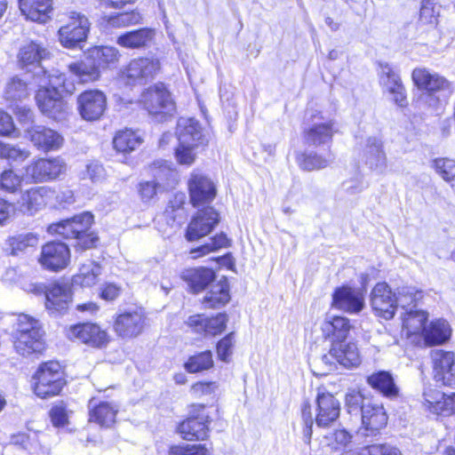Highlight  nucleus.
<instances>
[{
  "label": "nucleus",
  "mask_w": 455,
  "mask_h": 455,
  "mask_svg": "<svg viewBox=\"0 0 455 455\" xmlns=\"http://www.w3.org/2000/svg\"><path fill=\"white\" fill-rule=\"evenodd\" d=\"M40 88L36 94V101L40 111L54 120L66 118L68 104L62 100V94H72L75 84L66 76L54 71L38 79Z\"/></svg>",
  "instance_id": "f257e3e1"
},
{
  "label": "nucleus",
  "mask_w": 455,
  "mask_h": 455,
  "mask_svg": "<svg viewBox=\"0 0 455 455\" xmlns=\"http://www.w3.org/2000/svg\"><path fill=\"white\" fill-rule=\"evenodd\" d=\"M411 78L419 90L426 92L420 96L419 100L431 108L437 109L445 105L454 92L452 82L427 68H414Z\"/></svg>",
  "instance_id": "f03ea898"
},
{
  "label": "nucleus",
  "mask_w": 455,
  "mask_h": 455,
  "mask_svg": "<svg viewBox=\"0 0 455 455\" xmlns=\"http://www.w3.org/2000/svg\"><path fill=\"white\" fill-rule=\"evenodd\" d=\"M93 220L90 212H84L72 219L52 224L48 227V232L57 234L65 239H76V247L81 250L90 249L95 246L98 237L92 233H88Z\"/></svg>",
  "instance_id": "7ed1b4c3"
},
{
  "label": "nucleus",
  "mask_w": 455,
  "mask_h": 455,
  "mask_svg": "<svg viewBox=\"0 0 455 455\" xmlns=\"http://www.w3.org/2000/svg\"><path fill=\"white\" fill-rule=\"evenodd\" d=\"M88 58L92 64L84 61L73 62L68 65V70L76 76L80 83H88L100 77V68H106L116 64L120 58L119 51L112 46H97L91 49Z\"/></svg>",
  "instance_id": "20e7f679"
},
{
  "label": "nucleus",
  "mask_w": 455,
  "mask_h": 455,
  "mask_svg": "<svg viewBox=\"0 0 455 455\" xmlns=\"http://www.w3.org/2000/svg\"><path fill=\"white\" fill-rule=\"evenodd\" d=\"M25 177L29 184L56 180L67 172V164L60 156L37 158L24 167Z\"/></svg>",
  "instance_id": "39448f33"
},
{
  "label": "nucleus",
  "mask_w": 455,
  "mask_h": 455,
  "mask_svg": "<svg viewBox=\"0 0 455 455\" xmlns=\"http://www.w3.org/2000/svg\"><path fill=\"white\" fill-rule=\"evenodd\" d=\"M140 101L148 114L159 122L166 120V116H172L175 111V103L164 84L147 89L142 93Z\"/></svg>",
  "instance_id": "423d86ee"
},
{
  "label": "nucleus",
  "mask_w": 455,
  "mask_h": 455,
  "mask_svg": "<svg viewBox=\"0 0 455 455\" xmlns=\"http://www.w3.org/2000/svg\"><path fill=\"white\" fill-rule=\"evenodd\" d=\"M35 379L34 391L41 398L59 395L65 384L60 363L52 361L42 364Z\"/></svg>",
  "instance_id": "0eeeda50"
},
{
  "label": "nucleus",
  "mask_w": 455,
  "mask_h": 455,
  "mask_svg": "<svg viewBox=\"0 0 455 455\" xmlns=\"http://www.w3.org/2000/svg\"><path fill=\"white\" fill-rule=\"evenodd\" d=\"M91 22L78 12H70L68 22L59 29V40L66 48H76L84 42L90 31Z\"/></svg>",
  "instance_id": "6e6552de"
},
{
  "label": "nucleus",
  "mask_w": 455,
  "mask_h": 455,
  "mask_svg": "<svg viewBox=\"0 0 455 455\" xmlns=\"http://www.w3.org/2000/svg\"><path fill=\"white\" fill-rule=\"evenodd\" d=\"M211 421L204 405L193 404L188 418L179 425L178 431L185 440H204L208 436Z\"/></svg>",
  "instance_id": "1a4fd4ad"
},
{
  "label": "nucleus",
  "mask_w": 455,
  "mask_h": 455,
  "mask_svg": "<svg viewBox=\"0 0 455 455\" xmlns=\"http://www.w3.org/2000/svg\"><path fill=\"white\" fill-rule=\"evenodd\" d=\"M160 70V62L153 58H137L122 72V79L130 85L143 84L153 79Z\"/></svg>",
  "instance_id": "9d476101"
},
{
  "label": "nucleus",
  "mask_w": 455,
  "mask_h": 455,
  "mask_svg": "<svg viewBox=\"0 0 455 455\" xmlns=\"http://www.w3.org/2000/svg\"><path fill=\"white\" fill-rule=\"evenodd\" d=\"M379 80L383 92L391 96L395 105L401 108L408 105L406 90L401 77L388 63L379 64Z\"/></svg>",
  "instance_id": "9b49d317"
},
{
  "label": "nucleus",
  "mask_w": 455,
  "mask_h": 455,
  "mask_svg": "<svg viewBox=\"0 0 455 455\" xmlns=\"http://www.w3.org/2000/svg\"><path fill=\"white\" fill-rule=\"evenodd\" d=\"M49 55L50 52L42 44L30 42L20 47L18 54L19 65L28 72H35V76L39 79L49 75L41 66V61Z\"/></svg>",
  "instance_id": "f8f14e48"
},
{
  "label": "nucleus",
  "mask_w": 455,
  "mask_h": 455,
  "mask_svg": "<svg viewBox=\"0 0 455 455\" xmlns=\"http://www.w3.org/2000/svg\"><path fill=\"white\" fill-rule=\"evenodd\" d=\"M80 116L88 122L100 119L107 108V97L99 90H88L80 93L76 100Z\"/></svg>",
  "instance_id": "ddd939ff"
},
{
  "label": "nucleus",
  "mask_w": 455,
  "mask_h": 455,
  "mask_svg": "<svg viewBox=\"0 0 455 455\" xmlns=\"http://www.w3.org/2000/svg\"><path fill=\"white\" fill-rule=\"evenodd\" d=\"M38 262L47 270L60 271L70 262L69 248L61 242H49L42 246Z\"/></svg>",
  "instance_id": "4468645a"
},
{
  "label": "nucleus",
  "mask_w": 455,
  "mask_h": 455,
  "mask_svg": "<svg viewBox=\"0 0 455 455\" xmlns=\"http://www.w3.org/2000/svg\"><path fill=\"white\" fill-rule=\"evenodd\" d=\"M339 132L337 123L322 116H315L312 124L304 132V139L308 145L320 147L329 145L335 133Z\"/></svg>",
  "instance_id": "2eb2a0df"
},
{
  "label": "nucleus",
  "mask_w": 455,
  "mask_h": 455,
  "mask_svg": "<svg viewBox=\"0 0 455 455\" xmlns=\"http://www.w3.org/2000/svg\"><path fill=\"white\" fill-rule=\"evenodd\" d=\"M189 198L194 207L210 204L216 196L213 182L204 174L193 172L188 181Z\"/></svg>",
  "instance_id": "dca6fc26"
},
{
  "label": "nucleus",
  "mask_w": 455,
  "mask_h": 455,
  "mask_svg": "<svg viewBox=\"0 0 455 455\" xmlns=\"http://www.w3.org/2000/svg\"><path fill=\"white\" fill-rule=\"evenodd\" d=\"M331 306L350 315L358 314L364 307L363 291L349 286L338 287L332 294Z\"/></svg>",
  "instance_id": "f3484780"
},
{
  "label": "nucleus",
  "mask_w": 455,
  "mask_h": 455,
  "mask_svg": "<svg viewBox=\"0 0 455 455\" xmlns=\"http://www.w3.org/2000/svg\"><path fill=\"white\" fill-rule=\"evenodd\" d=\"M228 317L224 313H219L213 317L197 314L190 315L185 322L186 325L195 333L204 337L216 336L224 331Z\"/></svg>",
  "instance_id": "a211bd4d"
},
{
  "label": "nucleus",
  "mask_w": 455,
  "mask_h": 455,
  "mask_svg": "<svg viewBox=\"0 0 455 455\" xmlns=\"http://www.w3.org/2000/svg\"><path fill=\"white\" fill-rule=\"evenodd\" d=\"M331 359L345 368H355L361 363V355L357 345L354 342L339 341L331 344L329 354L323 355L322 361L331 364Z\"/></svg>",
  "instance_id": "6ab92c4d"
},
{
  "label": "nucleus",
  "mask_w": 455,
  "mask_h": 455,
  "mask_svg": "<svg viewBox=\"0 0 455 455\" xmlns=\"http://www.w3.org/2000/svg\"><path fill=\"white\" fill-rule=\"evenodd\" d=\"M371 304L379 316L391 319L397 308L396 295L387 283H378L371 291Z\"/></svg>",
  "instance_id": "aec40b11"
},
{
  "label": "nucleus",
  "mask_w": 455,
  "mask_h": 455,
  "mask_svg": "<svg viewBox=\"0 0 455 455\" xmlns=\"http://www.w3.org/2000/svg\"><path fill=\"white\" fill-rule=\"evenodd\" d=\"M435 379L444 386L455 387V354L442 349L431 353Z\"/></svg>",
  "instance_id": "412c9836"
},
{
  "label": "nucleus",
  "mask_w": 455,
  "mask_h": 455,
  "mask_svg": "<svg viewBox=\"0 0 455 455\" xmlns=\"http://www.w3.org/2000/svg\"><path fill=\"white\" fill-rule=\"evenodd\" d=\"M315 403V423L317 427H328L339 419L340 404L333 395L318 391Z\"/></svg>",
  "instance_id": "4be33fe9"
},
{
  "label": "nucleus",
  "mask_w": 455,
  "mask_h": 455,
  "mask_svg": "<svg viewBox=\"0 0 455 455\" xmlns=\"http://www.w3.org/2000/svg\"><path fill=\"white\" fill-rule=\"evenodd\" d=\"M219 221V213L212 207L198 211L188 227L187 239L195 241L208 235Z\"/></svg>",
  "instance_id": "5701e85b"
},
{
  "label": "nucleus",
  "mask_w": 455,
  "mask_h": 455,
  "mask_svg": "<svg viewBox=\"0 0 455 455\" xmlns=\"http://www.w3.org/2000/svg\"><path fill=\"white\" fill-rule=\"evenodd\" d=\"M26 132L33 145L44 152L58 150L64 141L59 132L44 125H32Z\"/></svg>",
  "instance_id": "b1692460"
},
{
  "label": "nucleus",
  "mask_w": 455,
  "mask_h": 455,
  "mask_svg": "<svg viewBox=\"0 0 455 455\" xmlns=\"http://www.w3.org/2000/svg\"><path fill=\"white\" fill-rule=\"evenodd\" d=\"M67 336L92 347H100L107 343V332L93 323H80L71 326Z\"/></svg>",
  "instance_id": "393cba45"
},
{
  "label": "nucleus",
  "mask_w": 455,
  "mask_h": 455,
  "mask_svg": "<svg viewBox=\"0 0 455 455\" xmlns=\"http://www.w3.org/2000/svg\"><path fill=\"white\" fill-rule=\"evenodd\" d=\"M144 323L145 316L141 311H127L117 315L114 329L120 337L132 338L142 331Z\"/></svg>",
  "instance_id": "a878e982"
},
{
  "label": "nucleus",
  "mask_w": 455,
  "mask_h": 455,
  "mask_svg": "<svg viewBox=\"0 0 455 455\" xmlns=\"http://www.w3.org/2000/svg\"><path fill=\"white\" fill-rule=\"evenodd\" d=\"M351 327L348 318L328 314L321 323V331L325 339H330L334 344L345 341Z\"/></svg>",
  "instance_id": "bb28decb"
},
{
  "label": "nucleus",
  "mask_w": 455,
  "mask_h": 455,
  "mask_svg": "<svg viewBox=\"0 0 455 455\" xmlns=\"http://www.w3.org/2000/svg\"><path fill=\"white\" fill-rule=\"evenodd\" d=\"M52 0H19L21 13L28 19L38 23H46L53 12Z\"/></svg>",
  "instance_id": "cd10ccee"
},
{
  "label": "nucleus",
  "mask_w": 455,
  "mask_h": 455,
  "mask_svg": "<svg viewBox=\"0 0 455 455\" xmlns=\"http://www.w3.org/2000/svg\"><path fill=\"white\" fill-rule=\"evenodd\" d=\"M71 300V290L66 283H53L45 292V307L52 313H61L67 310Z\"/></svg>",
  "instance_id": "c85d7f7f"
},
{
  "label": "nucleus",
  "mask_w": 455,
  "mask_h": 455,
  "mask_svg": "<svg viewBox=\"0 0 455 455\" xmlns=\"http://www.w3.org/2000/svg\"><path fill=\"white\" fill-rule=\"evenodd\" d=\"M51 192L48 187H36L26 190L18 201L20 210L28 215L36 214L46 204L45 198Z\"/></svg>",
  "instance_id": "c756f323"
},
{
  "label": "nucleus",
  "mask_w": 455,
  "mask_h": 455,
  "mask_svg": "<svg viewBox=\"0 0 455 455\" xmlns=\"http://www.w3.org/2000/svg\"><path fill=\"white\" fill-rule=\"evenodd\" d=\"M176 134L179 142L183 144L201 146L206 141L200 124L194 118L180 117Z\"/></svg>",
  "instance_id": "7c9ffc66"
},
{
  "label": "nucleus",
  "mask_w": 455,
  "mask_h": 455,
  "mask_svg": "<svg viewBox=\"0 0 455 455\" xmlns=\"http://www.w3.org/2000/svg\"><path fill=\"white\" fill-rule=\"evenodd\" d=\"M365 164L371 169L382 172L387 167V157L382 141L376 137L366 140L363 150Z\"/></svg>",
  "instance_id": "2f4dec72"
},
{
  "label": "nucleus",
  "mask_w": 455,
  "mask_h": 455,
  "mask_svg": "<svg viewBox=\"0 0 455 455\" xmlns=\"http://www.w3.org/2000/svg\"><path fill=\"white\" fill-rule=\"evenodd\" d=\"M44 333L32 332L31 334H20L13 336V344L16 352L22 356L41 354L45 349L43 339Z\"/></svg>",
  "instance_id": "473e14b6"
},
{
  "label": "nucleus",
  "mask_w": 455,
  "mask_h": 455,
  "mask_svg": "<svg viewBox=\"0 0 455 455\" xmlns=\"http://www.w3.org/2000/svg\"><path fill=\"white\" fill-rule=\"evenodd\" d=\"M230 300L229 285L227 278L222 277L211 288L204 297L202 303L205 308H219L224 307Z\"/></svg>",
  "instance_id": "72a5a7b5"
},
{
  "label": "nucleus",
  "mask_w": 455,
  "mask_h": 455,
  "mask_svg": "<svg viewBox=\"0 0 455 455\" xmlns=\"http://www.w3.org/2000/svg\"><path fill=\"white\" fill-rule=\"evenodd\" d=\"M90 421H93L101 427H109L116 421L118 407L109 402L96 403L92 399L89 403Z\"/></svg>",
  "instance_id": "f704fd0d"
},
{
  "label": "nucleus",
  "mask_w": 455,
  "mask_h": 455,
  "mask_svg": "<svg viewBox=\"0 0 455 455\" xmlns=\"http://www.w3.org/2000/svg\"><path fill=\"white\" fill-rule=\"evenodd\" d=\"M368 385L381 393L384 396L394 398L398 396L399 388L390 371H379L369 375L366 379Z\"/></svg>",
  "instance_id": "c9c22d12"
},
{
  "label": "nucleus",
  "mask_w": 455,
  "mask_h": 455,
  "mask_svg": "<svg viewBox=\"0 0 455 455\" xmlns=\"http://www.w3.org/2000/svg\"><path fill=\"white\" fill-rule=\"evenodd\" d=\"M155 36V31L144 28L125 32L119 36L116 44L128 49H141L148 47Z\"/></svg>",
  "instance_id": "e433bc0d"
},
{
  "label": "nucleus",
  "mask_w": 455,
  "mask_h": 455,
  "mask_svg": "<svg viewBox=\"0 0 455 455\" xmlns=\"http://www.w3.org/2000/svg\"><path fill=\"white\" fill-rule=\"evenodd\" d=\"M362 424L365 429L377 431L386 426L387 413L382 405L367 403L361 408Z\"/></svg>",
  "instance_id": "4c0bfd02"
},
{
  "label": "nucleus",
  "mask_w": 455,
  "mask_h": 455,
  "mask_svg": "<svg viewBox=\"0 0 455 455\" xmlns=\"http://www.w3.org/2000/svg\"><path fill=\"white\" fill-rule=\"evenodd\" d=\"M334 161L333 154L329 150L326 156L316 152L301 153L297 156V163L300 169L312 172L324 169Z\"/></svg>",
  "instance_id": "58836bf2"
},
{
  "label": "nucleus",
  "mask_w": 455,
  "mask_h": 455,
  "mask_svg": "<svg viewBox=\"0 0 455 455\" xmlns=\"http://www.w3.org/2000/svg\"><path fill=\"white\" fill-rule=\"evenodd\" d=\"M451 334L449 323L444 319H437L431 322L424 331V339L427 344L439 345L447 341Z\"/></svg>",
  "instance_id": "ea45409f"
},
{
  "label": "nucleus",
  "mask_w": 455,
  "mask_h": 455,
  "mask_svg": "<svg viewBox=\"0 0 455 455\" xmlns=\"http://www.w3.org/2000/svg\"><path fill=\"white\" fill-rule=\"evenodd\" d=\"M185 278L188 280L189 286L193 292L198 293L209 286L211 288L212 283H215V273L207 267H199L188 270L185 275Z\"/></svg>",
  "instance_id": "a19ab883"
},
{
  "label": "nucleus",
  "mask_w": 455,
  "mask_h": 455,
  "mask_svg": "<svg viewBox=\"0 0 455 455\" xmlns=\"http://www.w3.org/2000/svg\"><path fill=\"white\" fill-rule=\"evenodd\" d=\"M141 136L130 129L116 132L113 140L114 148L120 153L129 154L136 150L142 143Z\"/></svg>",
  "instance_id": "79ce46f5"
},
{
  "label": "nucleus",
  "mask_w": 455,
  "mask_h": 455,
  "mask_svg": "<svg viewBox=\"0 0 455 455\" xmlns=\"http://www.w3.org/2000/svg\"><path fill=\"white\" fill-rule=\"evenodd\" d=\"M38 241V236L34 233L19 234L6 239L4 250L9 255L17 256L29 247H36Z\"/></svg>",
  "instance_id": "37998d69"
},
{
  "label": "nucleus",
  "mask_w": 455,
  "mask_h": 455,
  "mask_svg": "<svg viewBox=\"0 0 455 455\" xmlns=\"http://www.w3.org/2000/svg\"><path fill=\"white\" fill-rule=\"evenodd\" d=\"M447 396L437 389L427 388L423 392V407L433 414L444 415L447 408Z\"/></svg>",
  "instance_id": "c03bdc74"
},
{
  "label": "nucleus",
  "mask_w": 455,
  "mask_h": 455,
  "mask_svg": "<svg viewBox=\"0 0 455 455\" xmlns=\"http://www.w3.org/2000/svg\"><path fill=\"white\" fill-rule=\"evenodd\" d=\"M30 88L26 80L20 76H12L6 83L4 92V97L6 100L16 102L21 101L28 97Z\"/></svg>",
  "instance_id": "a18cd8bd"
},
{
  "label": "nucleus",
  "mask_w": 455,
  "mask_h": 455,
  "mask_svg": "<svg viewBox=\"0 0 455 455\" xmlns=\"http://www.w3.org/2000/svg\"><path fill=\"white\" fill-rule=\"evenodd\" d=\"M100 274L101 267L94 261L88 260L80 267L79 273L73 277V282L80 286L90 287L97 283Z\"/></svg>",
  "instance_id": "49530a36"
},
{
  "label": "nucleus",
  "mask_w": 455,
  "mask_h": 455,
  "mask_svg": "<svg viewBox=\"0 0 455 455\" xmlns=\"http://www.w3.org/2000/svg\"><path fill=\"white\" fill-rule=\"evenodd\" d=\"M23 180H27L25 173L20 175L13 170H4L0 174V190L14 194L21 190Z\"/></svg>",
  "instance_id": "de8ad7c7"
},
{
  "label": "nucleus",
  "mask_w": 455,
  "mask_h": 455,
  "mask_svg": "<svg viewBox=\"0 0 455 455\" xmlns=\"http://www.w3.org/2000/svg\"><path fill=\"white\" fill-rule=\"evenodd\" d=\"M212 366L213 359L212 354L210 350L190 356L184 364L186 371L190 373H196L209 370Z\"/></svg>",
  "instance_id": "09e8293b"
},
{
  "label": "nucleus",
  "mask_w": 455,
  "mask_h": 455,
  "mask_svg": "<svg viewBox=\"0 0 455 455\" xmlns=\"http://www.w3.org/2000/svg\"><path fill=\"white\" fill-rule=\"evenodd\" d=\"M414 307L413 305L409 309H406L405 315L403 318V327L411 332H418L421 330L425 331L427 314L425 311L414 310Z\"/></svg>",
  "instance_id": "8fccbe9b"
},
{
  "label": "nucleus",
  "mask_w": 455,
  "mask_h": 455,
  "mask_svg": "<svg viewBox=\"0 0 455 455\" xmlns=\"http://www.w3.org/2000/svg\"><path fill=\"white\" fill-rule=\"evenodd\" d=\"M34 331L44 333L39 321L28 315H19L16 318L13 336H19L20 334L28 335Z\"/></svg>",
  "instance_id": "3c124183"
},
{
  "label": "nucleus",
  "mask_w": 455,
  "mask_h": 455,
  "mask_svg": "<svg viewBox=\"0 0 455 455\" xmlns=\"http://www.w3.org/2000/svg\"><path fill=\"white\" fill-rule=\"evenodd\" d=\"M228 238L225 234L221 233L216 235L215 237L212 238L211 243H205L202 246L191 250L190 254L192 255L193 258H197L205 255L212 251L228 247Z\"/></svg>",
  "instance_id": "603ef678"
},
{
  "label": "nucleus",
  "mask_w": 455,
  "mask_h": 455,
  "mask_svg": "<svg viewBox=\"0 0 455 455\" xmlns=\"http://www.w3.org/2000/svg\"><path fill=\"white\" fill-rule=\"evenodd\" d=\"M199 145H189L179 142V146L175 149L176 161L181 165H192L197 156V148Z\"/></svg>",
  "instance_id": "864d4df0"
},
{
  "label": "nucleus",
  "mask_w": 455,
  "mask_h": 455,
  "mask_svg": "<svg viewBox=\"0 0 455 455\" xmlns=\"http://www.w3.org/2000/svg\"><path fill=\"white\" fill-rule=\"evenodd\" d=\"M434 167L437 173L446 181L454 182L455 187V161L450 158H439L434 162Z\"/></svg>",
  "instance_id": "5fc2aeb1"
},
{
  "label": "nucleus",
  "mask_w": 455,
  "mask_h": 455,
  "mask_svg": "<svg viewBox=\"0 0 455 455\" xmlns=\"http://www.w3.org/2000/svg\"><path fill=\"white\" fill-rule=\"evenodd\" d=\"M421 299V291L416 290L415 287L404 286L398 289L396 296L397 307L408 309L418 299Z\"/></svg>",
  "instance_id": "6e6d98bb"
},
{
  "label": "nucleus",
  "mask_w": 455,
  "mask_h": 455,
  "mask_svg": "<svg viewBox=\"0 0 455 455\" xmlns=\"http://www.w3.org/2000/svg\"><path fill=\"white\" fill-rule=\"evenodd\" d=\"M142 20L141 14L137 11L122 12L108 18V22L112 27H127L137 25Z\"/></svg>",
  "instance_id": "4d7b16f0"
},
{
  "label": "nucleus",
  "mask_w": 455,
  "mask_h": 455,
  "mask_svg": "<svg viewBox=\"0 0 455 455\" xmlns=\"http://www.w3.org/2000/svg\"><path fill=\"white\" fill-rule=\"evenodd\" d=\"M169 455H211L204 444H179L169 449Z\"/></svg>",
  "instance_id": "13d9d810"
},
{
  "label": "nucleus",
  "mask_w": 455,
  "mask_h": 455,
  "mask_svg": "<svg viewBox=\"0 0 455 455\" xmlns=\"http://www.w3.org/2000/svg\"><path fill=\"white\" fill-rule=\"evenodd\" d=\"M328 445L332 450H341L347 447L352 441V435L346 429H337L329 437Z\"/></svg>",
  "instance_id": "bf43d9fd"
},
{
  "label": "nucleus",
  "mask_w": 455,
  "mask_h": 455,
  "mask_svg": "<svg viewBox=\"0 0 455 455\" xmlns=\"http://www.w3.org/2000/svg\"><path fill=\"white\" fill-rule=\"evenodd\" d=\"M235 344V333L230 332L217 344V354L220 360L228 362Z\"/></svg>",
  "instance_id": "052dcab7"
},
{
  "label": "nucleus",
  "mask_w": 455,
  "mask_h": 455,
  "mask_svg": "<svg viewBox=\"0 0 455 455\" xmlns=\"http://www.w3.org/2000/svg\"><path fill=\"white\" fill-rule=\"evenodd\" d=\"M30 156L28 149L20 148L17 146L5 144L2 158L11 162L21 163Z\"/></svg>",
  "instance_id": "680f3d73"
},
{
  "label": "nucleus",
  "mask_w": 455,
  "mask_h": 455,
  "mask_svg": "<svg viewBox=\"0 0 455 455\" xmlns=\"http://www.w3.org/2000/svg\"><path fill=\"white\" fill-rule=\"evenodd\" d=\"M346 406L347 408L348 413L352 414L353 412H361V408L363 404L364 399L362 394L356 390H350L346 395Z\"/></svg>",
  "instance_id": "e2e57ef3"
},
{
  "label": "nucleus",
  "mask_w": 455,
  "mask_h": 455,
  "mask_svg": "<svg viewBox=\"0 0 455 455\" xmlns=\"http://www.w3.org/2000/svg\"><path fill=\"white\" fill-rule=\"evenodd\" d=\"M302 419L304 422L303 440L306 443H310L312 437V427L314 420L311 414V407L309 403H304L302 406Z\"/></svg>",
  "instance_id": "0e129e2a"
},
{
  "label": "nucleus",
  "mask_w": 455,
  "mask_h": 455,
  "mask_svg": "<svg viewBox=\"0 0 455 455\" xmlns=\"http://www.w3.org/2000/svg\"><path fill=\"white\" fill-rule=\"evenodd\" d=\"M185 202V195L180 194L174 196V200L171 201L167 209L165 210V215L172 218L173 221L177 216H180L182 210V205Z\"/></svg>",
  "instance_id": "69168bd1"
},
{
  "label": "nucleus",
  "mask_w": 455,
  "mask_h": 455,
  "mask_svg": "<svg viewBox=\"0 0 455 455\" xmlns=\"http://www.w3.org/2000/svg\"><path fill=\"white\" fill-rule=\"evenodd\" d=\"M156 181H143L139 184V194L143 202L150 201L156 195Z\"/></svg>",
  "instance_id": "338daca9"
},
{
  "label": "nucleus",
  "mask_w": 455,
  "mask_h": 455,
  "mask_svg": "<svg viewBox=\"0 0 455 455\" xmlns=\"http://www.w3.org/2000/svg\"><path fill=\"white\" fill-rule=\"evenodd\" d=\"M366 451L369 455H402L398 449L386 444L369 445Z\"/></svg>",
  "instance_id": "774afa93"
}]
</instances>
